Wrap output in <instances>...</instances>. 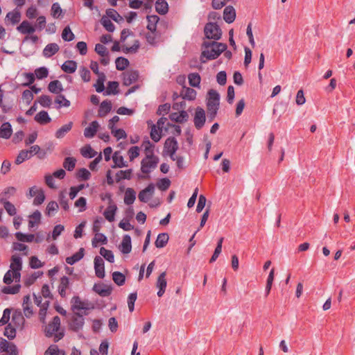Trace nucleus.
I'll return each instance as SVG.
<instances>
[{"instance_id":"obj_1","label":"nucleus","mask_w":355,"mask_h":355,"mask_svg":"<svg viewBox=\"0 0 355 355\" xmlns=\"http://www.w3.org/2000/svg\"><path fill=\"white\" fill-rule=\"evenodd\" d=\"M227 44L216 41H204L202 44V52L200 56L201 63H206L207 60L216 59L227 49Z\"/></svg>"},{"instance_id":"obj_2","label":"nucleus","mask_w":355,"mask_h":355,"mask_svg":"<svg viewBox=\"0 0 355 355\" xmlns=\"http://www.w3.org/2000/svg\"><path fill=\"white\" fill-rule=\"evenodd\" d=\"M60 327V318L59 316H54L51 322H50L45 328V335L48 338L54 336L53 341L58 342L64 337L63 331H58Z\"/></svg>"},{"instance_id":"obj_3","label":"nucleus","mask_w":355,"mask_h":355,"mask_svg":"<svg viewBox=\"0 0 355 355\" xmlns=\"http://www.w3.org/2000/svg\"><path fill=\"white\" fill-rule=\"evenodd\" d=\"M204 33L206 39L217 42L221 38L222 30L216 22H209L205 26Z\"/></svg>"},{"instance_id":"obj_4","label":"nucleus","mask_w":355,"mask_h":355,"mask_svg":"<svg viewBox=\"0 0 355 355\" xmlns=\"http://www.w3.org/2000/svg\"><path fill=\"white\" fill-rule=\"evenodd\" d=\"M158 163V157L152 155L146 156L141 162V171L143 173L148 174L157 167Z\"/></svg>"},{"instance_id":"obj_5","label":"nucleus","mask_w":355,"mask_h":355,"mask_svg":"<svg viewBox=\"0 0 355 355\" xmlns=\"http://www.w3.org/2000/svg\"><path fill=\"white\" fill-rule=\"evenodd\" d=\"M71 309L74 313L83 310L84 312H81L80 313L87 315V313L85 311L90 309L88 303L82 301L78 296H74L71 300Z\"/></svg>"},{"instance_id":"obj_6","label":"nucleus","mask_w":355,"mask_h":355,"mask_svg":"<svg viewBox=\"0 0 355 355\" xmlns=\"http://www.w3.org/2000/svg\"><path fill=\"white\" fill-rule=\"evenodd\" d=\"M205 120L206 116L205 110L200 107H197L193 119L195 127L198 130H200L204 126Z\"/></svg>"},{"instance_id":"obj_7","label":"nucleus","mask_w":355,"mask_h":355,"mask_svg":"<svg viewBox=\"0 0 355 355\" xmlns=\"http://www.w3.org/2000/svg\"><path fill=\"white\" fill-rule=\"evenodd\" d=\"M178 149V144L176 139L173 137H170L167 138L164 142L163 154L166 155L171 153L172 155L173 154H175Z\"/></svg>"},{"instance_id":"obj_8","label":"nucleus","mask_w":355,"mask_h":355,"mask_svg":"<svg viewBox=\"0 0 355 355\" xmlns=\"http://www.w3.org/2000/svg\"><path fill=\"white\" fill-rule=\"evenodd\" d=\"M84 320L82 313L80 312H75L69 324L70 328L75 331H79L83 328Z\"/></svg>"},{"instance_id":"obj_9","label":"nucleus","mask_w":355,"mask_h":355,"mask_svg":"<svg viewBox=\"0 0 355 355\" xmlns=\"http://www.w3.org/2000/svg\"><path fill=\"white\" fill-rule=\"evenodd\" d=\"M154 192L155 185L153 183H150L139 193L138 198L142 202H147L153 197Z\"/></svg>"},{"instance_id":"obj_10","label":"nucleus","mask_w":355,"mask_h":355,"mask_svg":"<svg viewBox=\"0 0 355 355\" xmlns=\"http://www.w3.org/2000/svg\"><path fill=\"white\" fill-rule=\"evenodd\" d=\"M139 78V72L137 70L127 71L123 73V83L125 86H129L135 83Z\"/></svg>"},{"instance_id":"obj_11","label":"nucleus","mask_w":355,"mask_h":355,"mask_svg":"<svg viewBox=\"0 0 355 355\" xmlns=\"http://www.w3.org/2000/svg\"><path fill=\"white\" fill-rule=\"evenodd\" d=\"M93 291L101 297H108L112 293V287L104 284H95L93 286Z\"/></svg>"},{"instance_id":"obj_12","label":"nucleus","mask_w":355,"mask_h":355,"mask_svg":"<svg viewBox=\"0 0 355 355\" xmlns=\"http://www.w3.org/2000/svg\"><path fill=\"white\" fill-rule=\"evenodd\" d=\"M94 269L96 275L98 278L102 279L105 277L104 261L99 256H96L94 258Z\"/></svg>"},{"instance_id":"obj_13","label":"nucleus","mask_w":355,"mask_h":355,"mask_svg":"<svg viewBox=\"0 0 355 355\" xmlns=\"http://www.w3.org/2000/svg\"><path fill=\"white\" fill-rule=\"evenodd\" d=\"M166 286V272H163L158 276L156 282V286L159 288L157 293L158 297H162L164 294Z\"/></svg>"},{"instance_id":"obj_14","label":"nucleus","mask_w":355,"mask_h":355,"mask_svg":"<svg viewBox=\"0 0 355 355\" xmlns=\"http://www.w3.org/2000/svg\"><path fill=\"white\" fill-rule=\"evenodd\" d=\"M207 105H209L211 106H219L220 95L216 90L213 89L209 90Z\"/></svg>"},{"instance_id":"obj_15","label":"nucleus","mask_w":355,"mask_h":355,"mask_svg":"<svg viewBox=\"0 0 355 355\" xmlns=\"http://www.w3.org/2000/svg\"><path fill=\"white\" fill-rule=\"evenodd\" d=\"M196 95L197 92L195 89L187 87H183L180 94V96L182 97L183 100L188 101L195 100L196 98Z\"/></svg>"},{"instance_id":"obj_16","label":"nucleus","mask_w":355,"mask_h":355,"mask_svg":"<svg viewBox=\"0 0 355 355\" xmlns=\"http://www.w3.org/2000/svg\"><path fill=\"white\" fill-rule=\"evenodd\" d=\"M119 250L123 254H128L131 252V237L128 234H125L123 237L122 242L119 245Z\"/></svg>"},{"instance_id":"obj_17","label":"nucleus","mask_w":355,"mask_h":355,"mask_svg":"<svg viewBox=\"0 0 355 355\" xmlns=\"http://www.w3.org/2000/svg\"><path fill=\"white\" fill-rule=\"evenodd\" d=\"M236 18V11L233 6H228L223 10V19L227 24L232 23Z\"/></svg>"},{"instance_id":"obj_18","label":"nucleus","mask_w":355,"mask_h":355,"mask_svg":"<svg viewBox=\"0 0 355 355\" xmlns=\"http://www.w3.org/2000/svg\"><path fill=\"white\" fill-rule=\"evenodd\" d=\"M170 119L171 121H175L177 123H183L186 121H187L189 119V114L188 113L182 110L180 113L173 112L171 113L169 116Z\"/></svg>"},{"instance_id":"obj_19","label":"nucleus","mask_w":355,"mask_h":355,"mask_svg":"<svg viewBox=\"0 0 355 355\" xmlns=\"http://www.w3.org/2000/svg\"><path fill=\"white\" fill-rule=\"evenodd\" d=\"M99 128V124L98 121H92L88 127H87L84 130V136L86 138H92L95 136L98 129Z\"/></svg>"},{"instance_id":"obj_20","label":"nucleus","mask_w":355,"mask_h":355,"mask_svg":"<svg viewBox=\"0 0 355 355\" xmlns=\"http://www.w3.org/2000/svg\"><path fill=\"white\" fill-rule=\"evenodd\" d=\"M17 30L22 34H31L35 31V27L31 26L29 21L24 20L19 26L17 27Z\"/></svg>"},{"instance_id":"obj_21","label":"nucleus","mask_w":355,"mask_h":355,"mask_svg":"<svg viewBox=\"0 0 355 355\" xmlns=\"http://www.w3.org/2000/svg\"><path fill=\"white\" fill-rule=\"evenodd\" d=\"M48 89L50 92L59 95L63 91V87L60 80H55L49 83Z\"/></svg>"},{"instance_id":"obj_22","label":"nucleus","mask_w":355,"mask_h":355,"mask_svg":"<svg viewBox=\"0 0 355 355\" xmlns=\"http://www.w3.org/2000/svg\"><path fill=\"white\" fill-rule=\"evenodd\" d=\"M35 120L41 125H45L51 121V119L49 116L48 112L44 110L38 112L35 116Z\"/></svg>"},{"instance_id":"obj_23","label":"nucleus","mask_w":355,"mask_h":355,"mask_svg":"<svg viewBox=\"0 0 355 355\" xmlns=\"http://www.w3.org/2000/svg\"><path fill=\"white\" fill-rule=\"evenodd\" d=\"M59 51V46L55 43L47 44L43 50V55L46 58H50Z\"/></svg>"},{"instance_id":"obj_24","label":"nucleus","mask_w":355,"mask_h":355,"mask_svg":"<svg viewBox=\"0 0 355 355\" xmlns=\"http://www.w3.org/2000/svg\"><path fill=\"white\" fill-rule=\"evenodd\" d=\"M63 71L67 73H73L76 71L77 63L74 60H67L61 66Z\"/></svg>"},{"instance_id":"obj_25","label":"nucleus","mask_w":355,"mask_h":355,"mask_svg":"<svg viewBox=\"0 0 355 355\" xmlns=\"http://www.w3.org/2000/svg\"><path fill=\"white\" fill-rule=\"evenodd\" d=\"M112 110V103L110 101H103L99 107L98 115L100 117L106 116Z\"/></svg>"},{"instance_id":"obj_26","label":"nucleus","mask_w":355,"mask_h":355,"mask_svg":"<svg viewBox=\"0 0 355 355\" xmlns=\"http://www.w3.org/2000/svg\"><path fill=\"white\" fill-rule=\"evenodd\" d=\"M12 128L9 122L3 123L0 128V137L3 139H9L12 135Z\"/></svg>"},{"instance_id":"obj_27","label":"nucleus","mask_w":355,"mask_h":355,"mask_svg":"<svg viewBox=\"0 0 355 355\" xmlns=\"http://www.w3.org/2000/svg\"><path fill=\"white\" fill-rule=\"evenodd\" d=\"M116 210V205L115 204H110L105 210L103 215L109 222H112L114 220V216Z\"/></svg>"},{"instance_id":"obj_28","label":"nucleus","mask_w":355,"mask_h":355,"mask_svg":"<svg viewBox=\"0 0 355 355\" xmlns=\"http://www.w3.org/2000/svg\"><path fill=\"white\" fill-rule=\"evenodd\" d=\"M148 124L150 125V137L155 142H158L162 137V129H157V126L152 123V121H148Z\"/></svg>"},{"instance_id":"obj_29","label":"nucleus","mask_w":355,"mask_h":355,"mask_svg":"<svg viewBox=\"0 0 355 355\" xmlns=\"http://www.w3.org/2000/svg\"><path fill=\"white\" fill-rule=\"evenodd\" d=\"M73 127V122L70 121L67 124L60 127L55 133V136L58 139L63 138L65 135L69 132Z\"/></svg>"},{"instance_id":"obj_30","label":"nucleus","mask_w":355,"mask_h":355,"mask_svg":"<svg viewBox=\"0 0 355 355\" xmlns=\"http://www.w3.org/2000/svg\"><path fill=\"white\" fill-rule=\"evenodd\" d=\"M84 248H81L78 250V252H76L71 257H68L66 258V262L69 265H73L75 263L80 261L84 257Z\"/></svg>"},{"instance_id":"obj_31","label":"nucleus","mask_w":355,"mask_h":355,"mask_svg":"<svg viewBox=\"0 0 355 355\" xmlns=\"http://www.w3.org/2000/svg\"><path fill=\"white\" fill-rule=\"evenodd\" d=\"M25 320L20 311H15L12 315V322L17 327H22Z\"/></svg>"},{"instance_id":"obj_32","label":"nucleus","mask_w":355,"mask_h":355,"mask_svg":"<svg viewBox=\"0 0 355 355\" xmlns=\"http://www.w3.org/2000/svg\"><path fill=\"white\" fill-rule=\"evenodd\" d=\"M136 199V192L132 188H128L125 192L124 202L125 205H132Z\"/></svg>"},{"instance_id":"obj_33","label":"nucleus","mask_w":355,"mask_h":355,"mask_svg":"<svg viewBox=\"0 0 355 355\" xmlns=\"http://www.w3.org/2000/svg\"><path fill=\"white\" fill-rule=\"evenodd\" d=\"M132 169L121 170L116 173L115 179L116 182H119L122 180H130L132 178Z\"/></svg>"},{"instance_id":"obj_34","label":"nucleus","mask_w":355,"mask_h":355,"mask_svg":"<svg viewBox=\"0 0 355 355\" xmlns=\"http://www.w3.org/2000/svg\"><path fill=\"white\" fill-rule=\"evenodd\" d=\"M169 239L167 233H160L158 234L155 245L157 248H162L166 246Z\"/></svg>"},{"instance_id":"obj_35","label":"nucleus","mask_w":355,"mask_h":355,"mask_svg":"<svg viewBox=\"0 0 355 355\" xmlns=\"http://www.w3.org/2000/svg\"><path fill=\"white\" fill-rule=\"evenodd\" d=\"M10 270H21L22 261L21 258L17 255H12L11 257V263L10 266Z\"/></svg>"},{"instance_id":"obj_36","label":"nucleus","mask_w":355,"mask_h":355,"mask_svg":"<svg viewBox=\"0 0 355 355\" xmlns=\"http://www.w3.org/2000/svg\"><path fill=\"white\" fill-rule=\"evenodd\" d=\"M31 298L29 295H25L23 299V309L26 317L29 318L33 314V310L31 306Z\"/></svg>"},{"instance_id":"obj_37","label":"nucleus","mask_w":355,"mask_h":355,"mask_svg":"<svg viewBox=\"0 0 355 355\" xmlns=\"http://www.w3.org/2000/svg\"><path fill=\"white\" fill-rule=\"evenodd\" d=\"M159 18L157 15H148L147 16L148 25L147 28L152 33L155 32L157 29V24Z\"/></svg>"},{"instance_id":"obj_38","label":"nucleus","mask_w":355,"mask_h":355,"mask_svg":"<svg viewBox=\"0 0 355 355\" xmlns=\"http://www.w3.org/2000/svg\"><path fill=\"white\" fill-rule=\"evenodd\" d=\"M155 10L160 15H165L168 10V3L165 0H157Z\"/></svg>"},{"instance_id":"obj_39","label":"nucleus","mask_w":355,"mask_h":355,"mask_svg":"<svg viewBox=\"0 0 355 355\" xmlns=\"http://www.w3.org/2000/svg\"><path fill=\"white\" fill-rule=\"evenodd\" d=\"M55 103L58 104V106H56L58 110L62 107H69L71 105V102L62 94L57 95L55 98Z\"/></svg>"},{"instance_id":"obj_40","label":"nucleus","mask_w":355,"mask_h":355,"mask_svg":"<svg viewBox=\"0 0 355 355\" xmlns=\"http://www.w3.org/2000/svg\"><path fill=\"white\" fill-rule=\"evenodd\" d=\"M30 220L28 221V227L33 228L36 225L40 223L41 213L38 210H35L31 215L29 216Z\"/></svg>"},{"instance_id":"obj_41","label":"nucleus","mask_w":355,"mask_h":355,"mask_svg":"<svg viewBox=\"0 0 355 355\" xmlns=\"http://www.w3.org/2000/svg\"><path fill=\"white\" fill-rule=\"evenodd\" d=\"M119 83L116 81H110L104 95L117 94L119 93Z\"/></svg>"},{"instance_id":"obj_42","label":"nucleus","mask_w":355,"mask_h":355,"mask_svg":"<svg viewBox=\"0 0 355 355\" xmlns=\"http://www.w3.org/2000/svg\"><path fill=\"white\" fill-rule=\"evenodd\" d=\"M188 79H189V83L191 87H200L201 78H200V76L199 75V73H189L188 76Z\"/></svg>"},{"instance_id":"obj_43","label":"nucleus","mask_w":355,"mask_h":355,"mask_svg":"<svg viewBox=\"0 0 355 355\" xmlns=\"http://www.w3.org/2000/svg\"><path fill=\"white\" fill-rule=\"evenodd\" d=\"M112 160L114 163V165L112 166V168H122L128 166L127 162L124 161L123 156L119 155L118 153H114L112 156Z\"/></svg>"},{"instance_id":"obj_44","label":"nucleus","mask_w":355,"mask_h":355,"mask_svg":"<svg viewBox=\"0 0 355 355\" xmlns=\"http://www.w3.org/2000/svg\"><path fill=\"white\" fill-rule=\"evenodd\" d=\"M105 79L106 76L104 73L99 74L96 83L94 85L98 93L103 92L105 90L104 82L105 81Z\"/></svg>"},{"instance_id":"obj_45","label":"nucleus","mask_w":355,"mask_h":355,"mask_svg":"<svg viewBox=\"0 0 355 355\" xmlns=\"http://www.w3.org/2000/svg\"><path fill=\"white\" fill-rule=\"evenodd\" d=\"M116 68L119 71L125 70L129 65V60L123 57H119L116 59Z\"/></svg>"},{"instance_id":"obj_46","label":"nucleus","mask_w":355,"mask_h":355,"mask_svg":"<svg viewBox=\"0 0 355 355\" xmlns=\"http://www.w3.org/2000/svg\"><path fill=\"white\" fill-rule=\"evenodd\" d=\"M80 153L84 157L92 158L97 153L89 146L87 145L80 149Z\"/></svg>"},{"instance_id":"obj_47","label":"nucleus","mask_w":355,"mask_h":355,"mask_svg":"<svg viewBox=\"0 0 355 355\" xmlns=\"http://www.w3.org/2000/svg\"><path fill=\"white\" fill-rule=\"evenodd\" d=\"M16 192V189L14 187H9L6 188L0 195V201L8 200L10 196H13Z\"/></svg>"},{"instance_id":"obj_48","label":"nucleus","mask_w":355,"mask_h":355,"mask_svg":"<svg viewBox=\"0 0 355 355\" xmlns=\"http://www.w3.org/2000/svg\"><path fill=\"white\" fill-rule=\"evenodd\" d=\"M15 237L17 239L21 242H28L31 243L34 240L35 236L34 234H25L22 232H17L15 233Z\"/></svg>"},{"instance_id":"obj_49","label":"nucleus","mask_w":355,"mask_h":355,"mask_svg":"<svg viewBox=\"0 0 355 355\" xmlns=\"http://www.w3.org/2000/svg\"><path fill=\"white\" fill-rule=\"evenodd\" d=\"M31 157L30 152L27 150H22L19 152V155L16 157L15 164H20L25 160L28 159Z\"/></svg>"},{"instance_id":"obj_50","label":"nucleus","mask_w":355,"mask_h":355,"mask_svg":"<svg viewBox=\"0 0 355 355\" xmlns=\"http://www.w3.org/2000/svg\"><path fill=\"white\" fill-rule=\"evenodd\" d=\"M112 279L118 286H122L125 281V275L121 272L115 271L112 273Z\"/></svg>"},{"instance_id":"obj_51","label":"nucleus","mask_w":355,"mask_h":355,"mask_svg":"<svg viewBox=\"0 0 355 355\" xmlns=\"http://www.w3.org/2000/svg\"><path fill=\"white\" fill-rule=\"evenodd\" d=\"M20 288H21V285L17 284H15L12 286H4L2 288L1 291H2V293H3L5 294L15 295L19 292Z\"/></svg>"},{"instance_id":"obj_52","label":"nucleus","mask_w":355,"mask_h":355,"mask_svg":"<svg viewBox=\"0 0 355 355\" xmlns=\"http://www.w3.org/2000/svg\"><path fill=\"white\" fill-rule=\"evenodd\" d=\"M101 23L106 31L111 33L114 32L115 26L108 17L103 16L101 19Z\"/></svg>"},{"instance_id":"obj_53","label":"nucleus","mask_w":355,"mask_h":355,"mask_svg":"<svg viewBox=\"0 0 355 355\" xmlns=\"http://www.w3.org/2000/svg\"><path fill=\"white\" fill-rule=\"evenodd\" d=\"M6 18H8L12 24H16L20 21L21 14L18 10H14L12 12H9L6 15Z\"/></svg>"},{"instance_id":"obj_54","label":"nucleus","mask_w":355,"mask_h":355,"mask_svg":"<svg viewBox=\"0 0 355 355\" xmlns=\"http://www.w3.org/2000/svg\"><path fill=\"white\" fill-rule=\"evenodd\" d=\"M76 159L74 157H67L64 159L63 166L69 171H73L76 166Z\"/></svg>"},{"instance_id":"obj_55","label":"nucleus","mask_w":355,"mask_h":355,"mask_svg":"<svg viewBox=\"0 0 355 355\" xmlns=\"http://www.w3.org/2000/svg\"><path fill=\"white\" fill-rule=\"evenodd\" d=\"M274 275H275V269L274 268H272V270H270L269 275H268V279H267V282H266V289H265V291H266V297H267L270 292V290H271V288H272V282H273V280H274Z\"/></svg>"},{"instance_id":"obj_56","label":"nucleus","mask_w":355,"mask_h":355,"mask_svg":"<svg viewBox=\"0 0 355 355\" xmlns=\"http://www.w3.org/2000/svg\"><path fill=\"white\" fill-rule=\"evenodd\" d=\"M74 34L69 26H66L62 33V38L67 42H71L74 39Z\"/></svg>"},{"instance_id":"obj_57","label":"nucleus","mask_w":355,"mask_h":355,"mask_svg":"<svg viewBox=\"0 0 355 355\" xmlns=\"http://www.w3.org/2000/svg\"><path fill=\"white\" fill-rule=\"evenodd\" d=\"M107 242V237L101 233H96L94 237L92 239V245L94 247H96L98 243L106 244Z\"/></svg>"},{"instance_id":"obj_58","label":"nucleus","mask_w":355,"mask_h":355,"mask_svg":"<svg viewBox=\"0 0 355 355\" xmlns=\"http://www.w3.org/2000/svg\"><path fill=\"white\" fill-rule=\"evenodd\" d=\"M100 254L109 262H114V257L113 252L111 250H107L105 248L102 247L100 249Z\"/></svg>"},{"instance_id":"obj_59","label":"nucleus","mask_w":355,"mask_h":355,"mask_svg":"<svg viewBox=\"0 0 355 355\" xmlns=\"http://www.w3.org/2000/svg\"><path fill=\"white\" fill-rule=\"evenodd\" d=\"M207 117L209 121H212L216 116L219 106H211L207 105Z\"/></svg>"},{"instance_id":"obj_60","label":"nucleus","mask_w":355,"mask_h":355,"mask_svg":"<svg viewBox=\"0 0 355 355\" xmlns=\"http://www.w3.org/2000/svg\"><path fill=\"white\" fill-rule=\"evenodd\" d=\"M4 336H6L8 339H13L16 336V329L13 327L11 324H8V325L5 327Z\"/></svg>"},{"instance_id":"obj_61","label":"nucleus","mask_w":355,"mask_h":355,"mask_svg":"<svg viewBox=\"0 0 355 355\" xmlns=\"http://www.w3.org/2000/svg\"><path fill=\"white\" fill-rule=\"evenodd\" d=\"M37 103H39L40 105L44 107H50L51 105L52 100L49 96L42 95L39 97Z\"/></svg>"},{"instance_id":"obj_62","label":"nucleus","mask_w":355,"mask_h":355,"mask_svg":"<svg viewBox=\"0 0 355 355\" xmlns=\"http://www.w3.org/2000/svg\"><path fill=\"white\" fill-rule=\"evenodd\" d=\"M65 355L64 350H60L57 345H51L45 352V355Z\"/></svg>"},{"instance_id":"obj_63","label":"nucleus","mask_w":355,"mask_h":355,"mask_svg":"<svg viewBox=\"0 0 355 355\" xmlns=\"http://www.w3.org/2000/svg\"><path fill=\"white\" fill-rule=\"evenodd\" d=\"M0 202L3 204L6 211L10 216H15L16 214L17 210L13 204L8 200Z\"/></svg>"},{"instance_id":"obj_64","label":"nucleus","mask_w":355,"mask_h":355,"mask_svg":"<svg viewBox=\"0 0 355 355\" xmlns=\"http://www.w3.org/2000/svg\"><path fill=\"white\" fill-rule=\"evenodd\" d=\"M106 15L116 22H119V21L123 20L122 17L114 9H107Z\"/></svg>"}]
</instances>
